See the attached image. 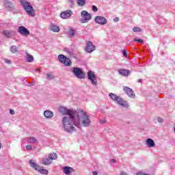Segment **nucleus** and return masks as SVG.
<instances>
[{
  "label": "nucleus",
  "mask_w": 175,
  "mask_h": 175,
  "mask_svg": "<svg viewBox=\"0 0 175 175\" xmlns=\"http://www.w3.org/2000/svg\"><path fill=\"white\" fill-rule=\"evenodd\" d=\"M62 124L66 132H73L75 126L77 128H81V125L85 127L90 126L91 125V119L87 112L79 110L77 114L64 117Z\"/></svg>",
  "instance_id": "1"
},
{
  "label": "nucleus",
  "mask_w": 175,
  "mask_h": 175,
  "mask_svg": "<svg viewBox=\"0 0 175 175\" xmlns=\"http://www.w3.org/2000/svg\"><path fill=\"white\" fill-rule=\"evenodd\" d=\"M21 3L29 16H31V17H35V10H33V7L31 5L29 2L27 1V0H21Z\"/></svg>",
  "instance_id": "2"
},
{
  "label": "nucleus",
  "mask_w": 175,
  "mask_h": 175,
  "mask_svg": "<svg viewBox=\"0 0 175 175\" xmlns=\"http://www.w3.org/2000/svg\"><path fill=\"white\" fill-rule=\"evenodd\" d=\"M109 96V98L112 99V100L117 102V103H118V105H120V106H123V107H129L128 103L126 101H124V100L120 96L113 93H110Z\"/></svg>",
  "instance_id": "3"
},
{
  "label": "nucleus",
  "mask_w": 175,
  "mask_h": 175,
  "mask_svg": "<svg viewBox=\"0 0 175 175\" xmlns=\"http://www.w3.org/2000/svg\"><path fill=\"white\" fill-rule=\"evenodd\" d=\"M58 156L55 153H51L48 154V157L42 158L41 159L42 165H49L52 163L53 161L57 159Z\"/></svg>",
  "instance_id": "4"
},
{
  "label": "nucleus",
  "mask_w": 175,
  "mask_h": 175,
  "mask_svg": "<svg viewBox=\"0 0 175 175\" xmlns=\"http://www.w3.org/2000/svg\"><path fill=\"white\" fill-rule=\"evenodd\" d=\"M29 164L30 165L31 167L35 169L40 173V174L47 175L49 174V171L42 168V167H40L36 163H34L32 160L29 161Z\"/></svg>",
  "instance_id": "5"
},
{
  "label": "nucleus",
  "mask_w": 175,
  "mask_h": 175,
  "mask_svg": "<svg viewBox=\"0 0 175 175\" xmlns=\"http://www.w3.org/2000/svg\"><path fill=\"white\" fill-rule=\"evenodd\" d=\"M59 113L63 114V116H72V114H77L78 111H75L73 109H68L65 107H60L59 108Z\"/></svg>",
  "instance_id": "6"
},
{
  "label": "nucleus",
  "mask_w": 175,
  "mask_h": 175,
  "mask_svg": "<svg viewBox=\"0 0 175 175\" xmlns=\"http://www.w3.org/2000/svg\"><path fill=\"white\" fill-rule=\"evenodd\" d=\"M72 72L78 79H84V77L85 76L84 71H83V70L79 67H74Z\"/></svg>",
  "instance_id": "7"
},
{
  "label": "nucleus",
  "mask_w": 175,
  "mask_h": 175,
  "mask_svg": "<svg viewBox=\"0 0 175 175\" xmlns=\"http://www.w3.org/2000/svg\"><path fill=\"white\" fill-rule=\"evenodd\" d=\"M81 16L82 17L81 23H82V24L88 23L92 18L91 14L88 13L87 11H82Z\"/></svg>",
  "instance_id": "8"
},
{
  "label": "nucleus",
  "mask_w": 175,
  "mask_h": 175,
  "mask_svg": "<svg viewBox=\"0 0 175 175\" xmlns=\"http://www.w3.org/2000/svg\"><path fill=\"white\" fill-rule=\"evenodd\" d=\"M58 58L60 62H62V64H64V65H65L66 66H70V65H72V62L70 61V59L65 57V55H59L58 56Z\"/></svg>",
  "instance_id": "9"
},
{
  "label": "nucleus",
  "mask_w": 175,
  "mask_h": 175,
  "mask_svg": "<svg viewBox=\"0 0 175 175\" xmlns=\"http://www.w3.org/2000/svg\"><path fill=\"white\" fill-rule=\"evenodd\" d=\"M88 77L89 80H90L92 84L93 85H97V80H96V75H95V72L92 71H88Z\"/></svg>",
  "instance_id": "10"
},
{
  "label": "nucleus",
  "mask_w": 175,
  "mask_h": 175,
  "mask_svg": "<svg viewBox=\"0 0 175 175\" xmlns=\"http://www.w3.org/2000/svg\"><path fill=\"white\" fill-rule=\"evenodd\" d=\"M95 49H96V47L94 45V44H92V42L87 41L86 46H85V51H86V53H91L93 51H95Z\"/></svg>",
  "instance_id": "11"
},
{
  "label": "nucleus",
  "mask_w": 175,
  "mask_h": 175,
  "mask_svg": "<svg viewBox=\"0 0 175 175\" xmlns=\"http://www.w3.org/2000/svg\"><path fill=\"white\" fill-rule=\"evenodd\" d=\"M94 21L97 23V24H100V25H106L107 24V20L106 18L103 16H96L94 18Z\"/></svg>",
  "instance_id": "12"
},
{
  "label": "nucleus",
  "mask_w": 175,
  "mask_h": 175,
  "mask_svg": "<svg viewBox=\"0 0 175 175\" xmlns=\"http://www.w3.org/2000/svg\"><path fill=\"white\" fill-rule=\"evenodd\" d=\"M73 12H72V10H68L66 11L62 12L60 14V17L64 20H66L68 18H70Z\"/></svg>",
  "instance_id": "13"
},
{
  "label": "nucleus",
  "mask_w": 175,
  "mask_h": 175,
  "mask_svg": "<svg viewBox=\"0 0 175 175\" xmlns=\"http://www.w3.org/2000/svg\"><path fill=\"white\" fill-rule=\"evenodd\" d=\"M4 7L7 10L12 11L13 9H14V4L12 3L10 0H4Z\"/></svg>",
  "instance_id": "14"
},
{
  "label": "nucleus",
  "mask_w": 175,
  "mask_h": 175,
  "mask_svg": "<svg viewBox=\"0 0 175 175\" xmlns=\"http://www.w3.org/2000/svg\"><path fill=\"white\" fill-rule=\"evenodd\" d=\"M18 31L21 35H22V36H28V35H29V30L26 29L24 26H20Z\"/></svg>",
  "instance_id": "15"
},
{
  "label": "nucleus",
  "mask_w": 175,
  "mask_h": 175,
  "mask_svg": "<svg viewBox=\"0 0 175 175\" xmlns=\"http://www.w3.org/2000/svg\"><path fill=\"white\" fill-rule=\"evenodd\" d=\"M124 92L129 96L130 98H135V92L131 88H128L127 86H124L123 88Z\"/></svg>",
  "instance_id": "16"
},
{
  "label": "nucleus",
  "mask_w": 175,
  "mask_h": 175,
  "mask_svg": "<svg viewBox=\"0 0 175 175\" xmlns=\"http://www.w3.org/2000/svg\"><path fill=\"white\" fill-rule=\"evenodd\" d=\"M63 172L66 175H72V173H75V170L71 167L66 166L63 167Z\"/></svg>",
  "instance_id": "17"
},
{
  "label": "nucleus",
  "mask_w": 175,
  "mask_h": 175,
  "mask_svg": "<svg viewBox=\"0 0 175 175\" xmlns=\"http://www.w3.org/2000/svg\"><path fill=\"white\" fill-rule=\"evenodd\" d=\"M2 33L5 38H12L14 36V31H13L4 30Z\"/></svg>",
  "instance_id": "18"
},
{
  "label": "nucleus",
  "mask_w": 175,
  "mask_h": 175,
  "mask_svg": "<svg viewBox=\"0 0 175 175\" xmlns=\"http://www.w3.org/2000/svg\"><path fill=\"white\" fill-rule=\"evenodd\" d=\"M118 73L119 75H121V76L128 77L129 75H131V71L126 69H119Z\"/></svg>",
  "instance_id": "19"
},
{
  "label": "nucleus",
  "mask_w": 175,
  "mask_h": 175,
  "mask_svg": "<svg viewBox=\"0 0 175 175\" xmlns=\"http://www.w3.org/2000/svg\"><path fill=\"white\" fill-rule=\"evenodd\" d=\"M146 144L148 147H149V148L155 147V142H154V140L151 138H148L146 139Z\"/></svg>",
  "instance_id": "20"
},
{
  "label": "nucleus",
  "mask_w": 175,
  "mask_h": 175,
  "mask_svg": "<svg viewBox=\"0 0 175 175\" xmlns=\"http://www.w3.org/2000/svg\"><path fill=\"white\" fill-rule=\"evenodd\" d=\"M44 116L46 118H52L54 117V113L51 111L46 110L44 112Z\"/></svg>",
  "instance_id": "21"
},
{
  "label": "nucleus",
  "mask_w": 175,
  "mask_h": 175,
  "mask_svg": "<svg viewBox=\"0 0 175 175\" xmlns=\"http://www.w3.org/2000/svg\"><path fill=\"white\" fill-rule=\"evenodd\" d=\"M68 35L69 38H73L75 35H76V30H75L73 28H70V30L68 31Z\"/></svg>",
  "instance_id": "22"
},
{
  "label": "nucleus",
  "mask_w": 175,
  "mask_h": 175,
  "mask_svg": "<svg viewBox=\"0 0 175 175\" xmlns=\"http://www.w3.org/2000/svg\"><path fill=\"white\" fill-rule=\"evenodd\" d=\"M27 142L28 143H30L31 144H33L35 143H36V142H38V139H36V138L33 137H30L27 138Z\"/></svg>",
  "instance_id": "23"
},
{
  "label": "nucleus",
  "mask_w": 175,
  "mask_h": 175,
  "mask_svg": "<svg viewBox=\"0 0 175 175\" xmlns=\"http://www.w3.org/2000/svg\"><path fill=\"white\" fill-rule=\"evenodd\" d=\"M27 57H26V61L27 62H33V56L31 55H29L28 53L26 52Z\"/></svg>",
  "instance_id": "24"
},
{
  "label": "nucleus",
  "mask_w": 175,
  "mask_h": 175,
  "mask_svg": "<svg viewBox=\"0 0 175 175\" xmlns=\"http://www.w3.org/2000/svg\"><path fill=\"white\" fill-rule=\"evenodd\" d=\"M51 31H53V32H59V27L52 25L51 26Z\"/></svg>",
  "instance_id": "25"
},
{
  "label": "nucleus",
  "mask_w": 175,
  "mask_h": 175,
  "mask_svg": "<svg viewBox=\"0 0 175 175\" xmlns=\"http://www.w3.org/2000/svg\"><path fill=\"white\" fill-rule=\"evenodd\" d=\"M10 51H11V53H13L14 54H16V53H18V50H17V46H11Z\"/></svg>",
  "instance_id": "26"
},
{
  "label": "nucleus",
  "mask_w": 175,
  "mask_h": 175,
  "mask_svg": "<svg viewBox=\"0 0 175 175\" xmlns=\"http://www.w3.org/2000/svg\"><path fill=\"white\" fill-rule=\"evenodd\" d=\"M79 6H84L85 5V0H77Z\"/></svg>",
  "instance_id": "27"
},
{
  "label": "nucleus",
  "mask_w": 175,
  "mask_h": 175,
  "mask_svg": "<svg viewBox=\"0 0 175 175\" xmlns=\"http://www.w3.org/2000/svg\"><path fill=\"white\" fill-rule=\"evenodd\" d=\"M133 32H142V29H140V27H135L133 28Z\"/></svg>",
  "instance_id": "28"
},
{
  "label": "nucleus",
  "mask_w": 175,
  "mask_h": 175,
  "mask_svg": "<svg viewBox=\"0 0 175 175\" xmlns=\"http://www.w3.org/2000/svg\"><path fill=\"white\" fill-rule=\"evenodd\" d=\"M47 80H53L54 79V76L52 74H46Z\"/></svg>",
  "instance_id": "29"
},
{
  "label": "nucleus",
  "mask_w": 175,
  "mask_h": 175,
  "mask_svg": "<svg viewBox=\"0 0 175 175\" xmlns=\"http://www.w3.org/2000/svg\"><path fill=\"white\" fill-rule=\"evenodd\" d=\"M134 42H138L139 43H142V44L144 43V40L142 39H137V38H135Z\"/></svg>",
  "instance_id": "30"
},
{
  "label": "nucleus",
  "mask_w": 175,
  "mask_h": 175,
  "mask_svg": "<svg viewBox=\"0 0 175 175\" xmlns=\"http://www.w3.org/2000/svg\"><path fill=\"white\" fill-rule=\"evenodd\" d=\"M32 145H27L26 146V149L28 150V151H31V150H32Z\"/></svg>",
  "instance_id": "31"
},
{
  "label": "nucleus",
  "mask_w": 175,
  "mask_h": 175,
  "mask_svg": "<svg viewBox=\"0 0 175 175\" xmlns=\"http://www.w3.org/2000/svg\"><path fill=\"white\" fill-rule=\"evenodd\" d=\"M92 10H93V12H98V8H96V6H95V5H93Z\"/></svg>",
  "instance_id": "32"
},
{
  "label": "nucleus",
  "mask_w": 175,
  "mask_h": 175,
  "mask_svg": "<svg viewBox=\"0 0 175 175\" xmlns=\"http://www.w3.org/2000/svg\"><path fill=\"white\" fill-rule=\"evenodd\" d=\"M68 3H70L71 8L75 5L73 3V0H68Z\"/></svg>",
  "instance_id": "33"
},
{
  "label": "nucleus",
  "mask_w": 175,
  "mask_h": 175,
  "mask_svg": "<svg viewBox=\"0 0 175 175\" xmlns=\"http://www.w3.org/2000/svg\"><path fill=\"white\" fill-rule=\"evenodd\" d=\"M113 21H114L115 23H118V21H120V18H118V17L114 18H113Z\"/></svg>",
  "instance_id": "34"
},
{
  "label": "nucleus",
  "mask_w": 175,
  "mask_h": 175,
  "mask_svg": "<svg viewBox=\"0 0 175 175\" xmlns=\"http://www.w3.org/2000/svg\"><path fill=\"white\" fill-rule=\"evenodd\" d=\"M100 124H106V120H105V119L100 120Z\"/></svg>",
  "instance_id": "35"
},
{
  "label": "nucleus",
  "mask_w": 175,
  "mask_h": 175,
  "mask_svg": "<svg viewBox=\"0 0 175 175\" xmlns=\"http://www.w3.org/2000/svg\"><path fill=\"white\" fill-rule=\"evenodd\" d=\"M122 54H123L124 57H127V55H128L126 51H123Z\"/></svg>",
  "instance_id": "36"
},
{
  "label": "nucleus",
  "mask_w": 175,
  "mask_h": 175,
  "mask_svg": "<svg viewBox=\"0 0 175 175\" xmlns=\"http://www.w3.org/2000/svg\"><path fill=\"white\" fill-rule=\"evenodd\" d=\"M10 113L12 115V116H14V110H13V109H10Z\"/></svg>",
  "instance_id": "37"
},
{
  "label": "nucleus",
  "mask_w": 175,
  "mask_h": 175,
  "mask_svg": "<svg viewBox=\"0 0 175 175\" xmlns=\"http://www.w3.org/2000/svg\"><path fill=\"white\" fill-rule=\"evenodd\" d=\"M159 122H163V119L162 118H158Z\"/></svg>",
  "instance_id": "38"
},
{
  "label": "nucleus",
  "mask_w": 175,
  "mask_h": 175,
  "mask_svg": "<svg viewBox=\"0 0 175 175\" xmlns=\"http://www.w3.org/2000/svg\"><path fill=\"white\" fill-rule=\"evenodd\" d=\"M5 62H6V64H12V62H10V60L5 59Z\"/></svg>",
  "instance_id": "39"
},
{
  "label": "nucleus",
  "mask_w": 175,
  "mask_h": 175,
  "mask_svg": "<svg viewBox=\"0 0 175 175\" xmlns=\"http://www.w3.org/2000/svg\"><path fill=\"white\" fill-rule=\"evenodd\" d=\"M120 175H128L126 172H121Z\"/></svg>",
  "instance_id": "40"
},
{
  "label": "nucleus",
  "mask_w": 175,
  "mask_h": 175,
  "mask_svg": "<svg viewBox=\"0 0 175 175\" xmlns=\"http://www.w3.org/2000/svg\"><path fill=\"white\" fill-rule=\"evenodd\" d=\"M92 174L93 175H98V172L94 171V172H92Z\"/></svg>",
  "instance_id": "41"
},
{
  "label": "nucleus",
  "mask_w": 175,
  "mask_h": 175,
  "mask_svg": "<svg viewBox=\"0 0 175 175\" xmlns=\"http://www.w3.org/2000/svg\"><path fill=\"white\" fill-rule=\"evenodd\" d=\"M142 82H143V80H142V79L138 80V83H142Z\"/></svg>",
  "instance_id": "42"
},
{
  "label": "nucleus",
  "mask_w": 175,
  "mask_h": 175,
  "mask_svg": "<svg viewBox=\"0 0 175 175\" xmlns=\"http://www.w3.org/2000/svg\"><path fill=\"white\" fill-rule=\"evenodd\" d=\"M111 162L114 163V162H116V160H115L114 159H112L111 160Z\"/></svg>",
  "instance_id": "43"
},
{
  "label": "nucleus",
  "mask_w": 175,
  "mask_h": 175,
  "mask_svg": "<svg viewBox=\"0 0 175 175\" xmlns=\"http://www.w3.org/2000/svg\"><path fill=\"white\" fill-rule=\"evenodd\" d=\"M36 70L37 72H40V68H38Z\"/></svg>",
  "instance_id": "44"
}]
</instances>
